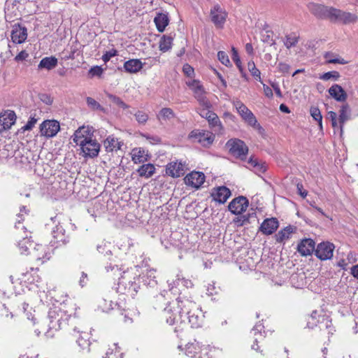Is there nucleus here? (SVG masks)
<instances>
[{"label": "nucleus", "mask_w": 358, "mask_h": 358, "mask_svg": "<svg viewBox=\"0 0 358 358\" xmlns=\"http://www.w3.org/2000/svg\"><path fill=\"white\" fill-rule=\"evenodd\" d=\"M211 21L217 28H222L227 17V13L220 5L215 4L210 9Z\"/></svg>", "instance_id": "obj_9"}, {"label": "nucleus", "mask_w": 358, "mask_h": 358, "mask_svg": "<svg viewBox=\"0 0 358 358\" xmlns=\"http://www.w3.org/2000/svg\"><path fill=\"white\" fill-rule=\"evenodd\" d=\"M199 113L202 117L206 118L212 127H221V122L218 116L210 109H200Z\"/></svg>", "instance_id": "obj_23"}, {"label": "nucleus", "mask_w": 358, "mask_h": 358, "mask_svg": "<svg viewBox=\"0 0 358 358\" xmlns=\"http://www.w3.org/2000/svg\"><path fill=\"white\" fill-rule=\"evenodd\" d=\"M278 69L279 71L282 73H288L290 69V66L287 63L280 62L278 66Z\"/></svg>", "instance_id": "obj_62"}, {"label": "nucleus", "mask_w": 358, "mask_h": 358, "mask_svg": "<svg viewBox=\"0 0 358 358\" xmlns=\"http://www.w3.org/2000/svg\"><path fill=\"white\" fill-rule=\"evenodd\" d=\"M219 61L224 65L228 66L231 64L228 55L224 51H219L217 53Z\"/></svg>", "instance_id": "obj_53"}, {"label": "nucleus", "mask_w": 358, "mask_h": 358, "mask_svg": "<svg viewBox=\"0 0 358 358\" xmlns=\"http://www.w3.org/2000/svg\"><path fill=\"white\" fill-rule=\"evenodd\" d=\"M140 266L127 268L123 271L122 275L119 278L117 291V292L130 296L134 298L140 288V277L141 273L139 271Z\"/></svg>", "instance_id": "obj_3"}, {"label": "nucleus", "mask_w": 358, "mask_h": 358, "mask_svg": "<svg viewBox=\"0 0 358 358\" xmlns=\"http://www.w3.org/2000/svg\"><path fill=\"white\" fill-rule=\"evenodd\" d=\"M76 343L82 349H87L90 346V334L88 332L82 331L79 334Z\"/></svg>", "instance_id": "obj_38"}, {"label": "nucleus", "mask_w": 358, "mask_h": 358, "mask_svg": "<svg viewBox=\"0 0 358 358\" xmlns=\"http://www.w3.org/2000/svg\"><path fill=\"white\" fill-rule=\"evenodd\" d=\"M232 103L237 113L248 124L255 128L260 127L254 114L243 103L236 99L232 101Z\"/></svg>", "instance_id": "obj_7"}, {"label": "nucleus", "mask_w": 358, "mask_h": 358, "mask_svg": "<svg viewBox=\"0 0 358 358\" xmlns=\"http://www.w3.org/2000/svg\"><path fill=\"white\" fill-rule=\"evenodd\" d=\"M350 113V110L349 108V106L348 104H345L341 106L340 111H339V117H338V121H339V124H340L339 127H340L341 132L343 131V125H344L345 122L349 120Z\"/></svg>", "instance_id": "obj_36"}, {"label": "nucleus", "mask_w": 358, "mask_h": 358, "mask_svg": "<svg viewBox=\"0 0 358 358\" xmlns=\"http://www.w3.org/2000/svg\"><path fill=\"white\" fill-rule=\"evenodd\" d=\"M110 98L113 102L119 107L122 108L124 109L129 108L128 105H127L120 98L115 96H111Z\"/></svg>", "instance_id": "obj_57"}, {"label": "nucleus", "mask_w": 358, "mask_h": 358, "mask_svg": "<svg viewBox=\"0 0 358 358\" xmlns=\"http://www.w3.org/2000/svg\"><path fill=\"white\" fill-rule=\"evenodd\" d=\"M198 102L199 103V105L202 107L201 109H210V108L212 107L210 102L208 101L206 96L203 99H201Z\"/></svg>", "instance_id": "obj_63"}, {"label": "nucleus", "mask_w": 358, "mask_h": 358, "mask_svg": "<svg viewBox=\"0 0 358 358\" xmlns=\"http://www.w3.org/2000/svg\"><path fill=\"white\" fill-rule=\"evenodd\" d=\"M207 294L209 296H213L214 294H217L218 292V289L215 286L214 283L209 284L207 286Z\"/></svg>", "instance_id": "obj_64"}, {"label": "nucleus", "mask_w": 358, "mask_h": 358, "mask_svg": "<svg viewBox=\"0 0 358 358\" xmlns=\"http://www.w3.org/2000/svg\"><path fill=\"white\" fill-rule=\"evenodd\" d=\"M52 237L51 243L53 245H66L69 243V238L64 234V229L62 226H56L55 229L52 231Z\"/></svg>", "instance_id": "obj_20"}, {"label": "nucleus", "mask_w": 358, "mask_h": 358, "mask_svg": "<svg viewBox=\"0 0 358 358\" xmlns=\"http://www.w3.org/2000/svg\"><path fill=\"white\" fill-rule=\"evenodd\" d=\"M264 326L262 323H257L252 329V333L254 334V344L252 345V349L256 351L259 350V347L258 343H261L264 339V336L262 331L264 330Z\"/></svg>", "instance_id": "obj_25"}, {"label": "nucleus", "mask_w": 358, "mask_h": 358, "mask_svg": "<svg viewBox=\"0 0 358 358\" xmlns=\"http://www.w3.org/2000/svg\"><path fill=\"white\" fill-rule=\"evenodd\" d=\"M156 27L159 32H163L166 27L169 24V17L166 14L157 13L154 19Z\"/></svg>", "instance_id": "obj_32"}, {"label": "nucleus", "mask_w": 358, "mask_h": 358, "mask_svg": "<svg viewBox=\"0 0 358 358\" xmlns=\"http://www.w3.org/2000/svg\"><path fill=\"white\" fill-rule=\"evenodd\" d=\"M124 68L127 72L134 73L143 68V64L138 59H129L124 62Z\"/></svg>", "instance_id": "obj_29"}, {"label": "nucleus", "mask_w": 358, "mask_h": 358, "mask_svg": "<svg viewBox=\"0 0 358 358\" xmlns=\"http://www.w3.org/2000/svg\"><path fill=\"white\" fill-rule=\"evenodd\" d=\"M173 38L169 36H163L159 41V50L166 52L171 48Z\"/></svg>", "instance_id": "obj_42"}, {"label": "nucleus", "mask_w": 358, "mask_h": 358, "mask_svg": "<svg viewBox=\"0 0 358 358\" xmlns=\"http://www.w3.org/2000/svg\"><path fill=\"white\" fill-rule=\"evenodd\" d=\"M231 51H232L231 58H232L233 61L235 62L236 66L238 68L239 71L242 73L243 68L241 66V62L240 57L238 56V51L235 48H232Z\"/></svg>", "instance_id": "obj_51"}, {"label": "nucleus", "mask_w": 358, "mask_h": 358, "mask_svg": "<svg viewBox=\"0 0 358 358\" xmlns=\"http://www.w3.org/2000/svg\"><path fill=\"white\" fill-rule=\"evenodd\" d=\"M357 20L358 17L356 14L337 9L334 7L330 13L329 20L333 22L349 24L355 23Z\"/></svg>", "instance_id": "obj_8"}, {"label": "nucleus", "mask_w": 358, "mask_h": 358, "mask_svg": "<svg viewBox=\"0 0 358 358\" xmlns=\"http://www.w3.org/2000/svg\"><path fill=\"white\" fill-rule=\"evenodd\" d=\"M316 244L317 246H334V243L329 241H321L320 243H317V241L306 238L302 239L297 246H315Z\"/></svg>", "instance_id": "obj_37"}, {"label": "nucleus", "mask_w": 358, "mask_h": 358, "mask_svg": "<svg viewBox=\"0 0 358 358\" xmlns=\"http://www.w3.org/2000/svg\"><path fill=\"white\" fill-rule=\"evenodd\" d=\"M189 137L194 139V141L197 142L203 146H209L214 141L213 135L209 131H192Z\"/></svg>", "instance_id": "obj_11"}, {"label": "nucleus", "mask_w": 358, "mask_h": 358, "mask_svg": "<svg viewBox=\"0 0 358 358\" xmlns=\"http://www.w3.org/2000/svg\"><path fill=\"white\" fill-rule=\"evenodd\" d=\"M117 55V50H111L110 51L106 52L103 56L102 59L103 61L106 63L108 62L111 57L115 56Z\"/></svg>", "instance_id": "obj_61"}, {"label": "nucleus", "mask_w": 358, "mask_h": 358, "mask_svg": "<svg viewBox=\"0 0 358 358\" xmlns=\"http://www.w3.org/2000/svg\"><path fill=\"white\" fill-rule=\"evenodd\" d=\"M182 71L189 78H192L194 74V69L188 64H185L183 66Z\"/></svg>", "instance_id": "obj_58"}, {"label": "nucleus", "mask_w": 358, "mask_h": 358, "mask_svg": "<svg viewBox=\"0 0 358 358\" xmlns=\"http://www.w3.org/2000/svg\"><path fill=\"white\" fill-rule=\"evenodd\" d=\"M329 95L337 101L343 102L347 99L348 95L343 88L338 85H333L329 90Z\"/></svg>", "instance_id": "obj_22"}, {"label": "nucleus", "mask_w": 358, "mask_h": 358, "mask_svg": "<svg viewBox=\"0 0 358 358\" xmlns=\"http://www.w3.org/2000/svg\"><path fill=\"white\" fill-rule=\"evenodd\" d=\"M169 283V291L171 292L173 294H177L180 292V289L178 287L182 285L185 288L192 287L193 283L192 282L185 278H180V275H177V278L176 280H173L172 282Z\"/></svg>", "instance_id": "obj_17"}, {"label": "nucleus", "mask_w": 358, "mask_h": 358, "mask_svg": "<svg viewBox=\"0 0 358 358\" xmlns=\"http://www.w3.org/2000/svg\"><path fill=\"white\" fill-rule=\"evenodd\" d=\"M57 64V59L55 57H46L43 58L38 67V69H45L47 70H51L54 69Z\"/></svg>", "instance_id": "obj_34"}, {"label": "nucleus", "mask_w": 358, "mask_h": 358, "mask_svg": "<svg viewBox=\"0 0 358 358\" xmlns=\"http://www.w3.org/2000/svg\"><path fill=\"white\" fill-rule=\"evenodd\" d=\"M73 142L80 146L84 157L90 156V129L89 127H82L77 129L73 135Z\"/></svg>", "instance_id": "obj_5"}, {"label": "nucleus", "mask_w": 358, "mask_h": 358, "mask_svg": "<svg viewBox=\"0 0 358 358\" xmlns=\"http://www.w3.org/2000/svg\"><path fill=\"white\" fill-rule=\"evenodd\" d=\"M266 166L264 163H260L258 162L257 164H256L255 168L252 170L255 173L259 175L261 173H263L266 171Z\"/></svg>", "instance_id": "obj_59"}, {"label": "nucleus", "mask_w": 358, "mask_h": 358, "mask_svg": "<svg viewBox=\"0 0 358 358\" xmlns=\"http://www.w3.org/2000/svg\"><path fill=\"white\" fill-rule=\"evenodd\" d=\"M72 311L66 309L65 304H59L50 308L48 311V328L42 329V331L48 338H52L55 332L68 324L69 320L72 315Z\"/></svg>", "instance_id": "obj_2"}, {"label": "nucleus", "mask_w": 358, "mask_h": 358, "mask_svg": "<svg viewBox=\"0 0 358 358\" xmlns=\"http://www.w3.org/2000/svg\"><path fill=\"white\" fill-rule=\"evenodd\" d=\"M324 57L327 59V62L329 64H346L348 61L340 57L336 56L331 52H327L324 54Z\"/></svg>", "instance_id": "obj_40"}, {"label": "nucleus", "mask_w": 358, "mask_h": 358, "mask_svg": "<svg viewBox=\"0 0 358 358\" xmlns=\"http://www.w3.org/2000/svg\"><path fill=\"white\" fill-rule=\"evenodd\" d=\"M159 115L164 119H171L174 117V113L169 108H164L160 110Z\"/></svg>", "instance_id": "obj_52"}, {"label": "nucleus", "mask_w": 358, "mask_h": 358, "mask_svg": "<svg viewBox=\"0 0 358 358\" xmlns=\"http://www.w3.org/2000/svg\"><path fill=\"white\" fill-rule=\"evenodd\" d=\"M248 201L245 196H238L229 204V210L234 215H240L247 210Z\"/></svg>", "instance_id": "obj_12"}, {"label": "nucleus", "mask_w": 358, "mask_h": 358, "mask_svg": "<svg viewBox=\"0 0 358 358\" xmlns=\"http://www.w3.org/2000/svg\"><path fill=\"white\" fill-rule=\"evenodd\" d=\"M27 37V29L20 24H15L11 31V39L13 43H22Z\"/></svg>", "instance_id": "obj_18"}, {"label": "nucleus", "mask_w": 358, "mask_h": 358, "mask_svg": "<svg viewBox=\"0 0 358 358\" xmlns=\"http://www.w3.org/2000/svg\"><path fill=\"white\" fill-rule=\"evenodd\" d=\"M226 147L229 149V153L234 157L244 160L248 152V148L245 143L237 138L229 139L227 143Z\"/></svg>", "instance_id": "obj_6"}, {"label": "nucleus", "mask_w": 358, "mask_h": 358, "mask_svg": "<svg viewBox=\"0 0 358 358\" xmlns=\"http://www.w3.org/2000/svg\"><path fill=\"white\" fill-rule=\"evenodd\" d=\"M278 227V221L276 218L266 219L261 224V231L265 234H273Z\"/></svg>", "instance_id": "obj_26"}, {"label": "nucleus", "mask_w": 358, "mask_h": 358, "mask_svg": "<svg viewBox=\"0 0 358 358\" xmlns=\"http://www.w3.org/2000/svg\"><path fill=\"white\" fill-rule=\"evenodd\" d=\"M113 346L115 347V352L113 353V350L109 348L108 350L106 353V356L104 358H122V354L120 353V351L117 349V344L114 343Z\"/></svg>", "instance_id": "obj_48"}, {"label": "nucleus", "mask_w": 358, "mask_h": 358, "mask_svg": "<svg viewBox=\"0 0 358 358\" xmlns=\"http://www.w3.org/2000/svg\"><path fill=\"white\" fill-rule=\"evenodd\" d=\"M212 195L215 201L220 203H224L231 196V192L227 187L221 186L215 189Z\"/></svg>", "instance_id": "obj_24"}, {"label": "nucleus", "mask_w": 358, "mask_h": 358, "mask_svg": "<svg viewBox=\"0 0 358 358\" xmlns=\"http://www.w3.org/2000/svg\"><path fill=\"white\" fill-rule=\"evenodd\" d=\"M100 148V144L92 139V134L91 133V158L99 155Z\"/></svg>", "instance_id": "obj_49"}, {"label": "nucleus", "mask_w": 358, "mask_h": 358, "mask_svg": "<svg viewBox=\"0 0 358 358\" xmlns=\"http://www.w3.org/2000/svg\"><path fill=\"white\" fill-rule=\"evenodd\" d=\"M59 129V123L55 120H45L40 125L41 134L46 138L54 137L57 135Z\"/></svg>", "instance_id": "obj_10"}, {"label": "nucleus", "mask_w": 358, "mask_h": 358, "mask_svg": "<svg viewBox=\"0 0 358 358\" xmlns=\"http://www.w3.org/2000/svg\"><path fill=\"white\" fill-rule=\"evenodd\" d=\"M103 73V69L99 66H94L91 67V77L97 76L101 78Z\"/></svg>", "instance_id": "obj_54"}, {"label": "nucleus", "mask_w": 358, "mask_h": 358, "mask_svg": "<svg viewBox=\"0 0 358 358\" xmlns=\"http://www.w3.org/2000/svg\"><path fill=\"white\" fill-rule=\"evenodd\" d=\"M310 115L313 118L318 122L320 129H322V116L320 110L317 107H311L310 109Z\"/></svg>", "instance_id": "obj_44"}, {"label": "nucleus", "mask_w": 358, "mask_h": 358, "mask_svg": "<svg viewBox=\"0 0 358 358\" xmlns=\"http://www.w3.org/2000/svg\"><path fill=\"white\" fill-rule=\"evenodd\" d=\"M37 120L34 117H30L27 124L22 127L23 130L29 131L31 130L36 123Z\"/></svg>", "instance_id": "obj_60"}, {"label": "nucleus", "mask_w": 358, "mask_h": 358, "mask_svg": "<svg viewBox=\"0 0 358 358\" xmlns=\"http://www.w3.org/2000/svg\"><path fill=\"white\" fill-rule=\"evenodd\" d=\"M340 73L336 71H331L327 73H323L320 76V78L322 80H338L340 78Z\"/></svg>", "instance_id": "obj_46"}, {"label": "nucleus", "mask_w": 358, "mask_h": 358, "mask_svg": "<svg viewBox=\"0 0 358 358\" xmlns=\"http://www.w3.org/2000/svg\"><path fill=\"white\" fill-rule=\"evenodd\" d=\"M102 249L101 252H105V257L110 262L108 263L105 266L106 273L111 277H117L122 275V268L116 263V259H120L122 255L121 248H113V250H107L106 248H99Z\"/></svg>", "instance_id": "obj_4"}, {"label": "nucleus", "mask_w": 358, "mask_h": 358, "mask_svg": "<svg viewBox=\"0 0 358 358\" xmlns=\"http://www.w3.org/2000/svg\"><path fill=\"white\" fill-rule=\"evenodd\" d=\"M197 308L198 306L194 301L185 296H180L164 308L162 316L170 325L178 322L183 325L186 324V317L193 311H196Z\"/></svg>", "instance_id": "obj_1"}, {"label": "nucleus", "mask_w": 358, "mask_h": 358, "mask_svg": "<svg viewBox=\"0 0 358 358\" xmlns=\"http://www.w3.org/2000/svg\"><path fill=\"white\" fill-rule=\"evenodd\" d=\"M248 70L250 72L251 75L255 78L257 80H259L260 82L261 80V72L256 67L254 62L250 61L248 64Z\"/></svg>", "instance_id": "obj_47"}, {"label": "nucleus", "mask_w": 358, "mask_h": 358, "mask_svg": "<svg viewBox=\"0 0 358 358\" xmlns=\"http://www.w3.org/2000/svg\"><path fill=\"white\" fill-rule=\"evenodd\" d=\"M190 324L191 327L198 328L201 326L203 322V317L201 316V310L196 308V311H193L189 316L186 317V322Z\"/></svg>", "instance_id": "obj_27"}, {"label": "nucleus", "mask_w": 358, "mask_h": 358, "mask_svg": "<svg viewBox=\"0 0 358 358\" xmlns=\"http://www.w3.org/2000/svg\"><path fill=\"white\" fill-rule=\"evenodd\" d=\"M137 172L141 177L149 178L155 173V167L152 164H143L138 169Z\"/></svg>", "instance_id": "obj_35"}, {"label": "nucleus", "mask_w": 358, "mask_h": 358, "mask_svg": "<svg viewBox=\"0 0 358 358\" xmlns=\"http://www.w3.org/2000/svg\"><path fill=\"white\" fill-rule=\"evenodd\" d=\"M131 114H133L135 116L136 120L139 124H144L148 120V115L142 110H134L129 112Z\"/></svg>", "instance_id": "obj_43"}, {"label": "nucleus", "mask_w": 358, "mask_h": 358, "mask_svg": "<svg viewBox=\"0 0 358 358\" xmlns=\"http://www.w3.org/2000/svg\"><path fill=\"white\" fill-rule=\"evenodd\" d=\"M299 36L295 33L288 34L285 36L283 41L284 45L287 49H290L291 48L296 46L299 42Z\"/></svg>", "instance_id": "obj_41"}, {"label": "nucleus", "mask_w": 358, "mask_h": 358, "mask_svg": "<svg viewBox=\"0 0 358 358\" xmlns=\"http://www.w3.org/2000/svg\"><path fill=\"white\" fill-rule=\"evenodd\" d=\"M187 85L193 91L194 94L203 90L204 88L198 80L192 79L186 82Z\"/></svg>", "instance_id": "obj_45"}, {"label": "nucleus", "mask_w": 358, "mask_h": 358, "mask_svg": "<svg viewBox=\"0 0 358 358\" xmlns=\"http://www.w3.org/2000/svg\"><path fill=\"white\" fill-rule=\"evenodd\" d=\"M123 145V141L115 138L114 136H108L103 141L104 148L108 152L120 150Z\"/></svg>", "instance_id": "obj_19"}, {"label": "nucleus", "mask_w": 358, "mask_h": 358, "mask_svg": "<svg viewBox=\"0 0 358 358\" xmlns=\"http://www.w3.org/2000/svg\"><path fill=\"white\" fill-rule=\"evenodd\" d=\"M96 303H98V308L103 312H108L113 308L114 303L111 300H108L106 298L97 299Z\"/></svg>", "instance_id": "obj_39"}, {"label": "nucleus", "mask_w": 358, "mask_h": 358, "mask_svg": "<svg viewBox=\"0 0 358 358\" xmlns=\"http://www.w3.org/2000/svg\"><path fill=\"white\" fill-rule=\"evenodd\" d=\"M296 228L292 226L285 227L283 229L278 231L275 235L276 241L278 243H282L285 241L289 239L292 234L295 231Z\"/></svg>", "instance_id": "obj_30"}, {"label": "nucleus", "mask_w": 358, "mask_h": 358, "mask_svg": "<svg viewBox=\"0 0 358 358\" xmlns=\"http://www.w3.org/2000/svg\"><path fill=\"white\" fill-rule=\"evenodd\" d=\"M332 8L315 3L308 4L309 11L317 17L322 19L329 20Z\"/></svg>", "instance_id": "obj_13"}, {"label": "nucleus", "mask_w": 358, "mask_h": 358, "mask_svg": "<svg viewBox=\"0 0 358 358\" xmlns=\"http://www.w3.org/2000/svg\"><path fill=\"white\" fill-rule=\"evenodd\" d=\"M131 159L134 164L143 163L148 160V154L142 148H135L131 150Z\"/></svg>", "instance_id": "obj_28"}, {"label": "nucleus", "mask_w": 358, "mask_h": 358, "mask_svg": "<svg viewBox=\"0 0 358 358\" xmlns=\"http://www.w3.org/2000/svg\"><path fill=\"white\" fill-rule=\"evenodd\" d=\"M166 171L173 178L180 177L185 174V164L181 162H171L167 165Z\"/></svg>", "instance_id": "obj_15"}, {"label": "nucleus", "mask_w": 358, "mask_h": 358, "mask_svg": "<svg viewBox=\"0 0 358 358\" xmlns=\"http://www.w3.org/2000/svg\"><path fill=\"white\" fill-rule=\"evenodd\" d=\"M315 255L320 260L330 259L333 257L332 248H315Z\"/></svg>", "instance_id": "obj_33"}, {"label": "nucleus", "mask_w": 358, "mask_h": 358, "mask_svg": "<svg viewBox=\"0 0 358 358\" xmlns=\"http://www.w3.org/2000/svg\"><path fill=\"white\" fill-rule=\"evenodd\" d=\"M210 348H211L210 345L201 347L199 343L194 340V342L188 343L185 345V352L187 356L194 357L195 355L199 353V352H201L200 356H203L204 352L210 350Z\"/></svg>", "instance_id": "obj_16"}, {"label": "nucleus", "mask_w": 358, "mask_h": 358, "mask_svg": "<svg viewBox=\"0 0 358 358\" xmlns=\"http://www.w3.org/2000/svg\"><path fill=\"white\" fill-rule=\"evenodd\" d=\"M142 136L148 140L151 144H157L160 143L161 139L157 136L149 135V134H142Z\"/></svg>", "instance_id": "obj_55"}, {"label": "nucleus", "mask_w": 358, "mask_h": 358, "mask_svg": "<svg viewBox=\"0 0 358 358\" xmlns=\"http://www.w3.org/2000/svg\"><path fill=\"white\" fill-rule=\"evenodd\" d=\"M297 250L301 255L307 256L313 253L315 254V248H297Z\"/></svg>", "instance_id": "obj_56"}, {"label": "nucleus", "mask_w": 358, "mask_h": 358, "mask_svg": "<svg viewBox=\"0 0 358 358\" xmlns=\"http://www.w3.org/2000/svg\"><path fill=\"white\" fill-rule=\"evenodd\" d=\"M8 117L10 118V122H5L6 118L4 116H0V123L2 126V129H6L8 128L12 124L14 123L15 121V114L14 113H9Z\"/></svg>", "instance_id": "obj_50"}, {"label": "nucleus", "mask_w": 358, "mask_h": 358, "mask_svg": "<svg viewBox=\"0 0 358 358\" xmlns=\"http://www.w3.org/2000/svg\"><path fill=\"white\" fill-rule=\"evenodd\" d=\"M185 182L192 187L199 188L205 181V176L202 172L192 171L185 178Z\"/></svg>", "instance_id": "obj_14"}, {"label": "nucleus", "mask_w": 358, "mask_h": 358, "mask_svg": "<svg viewBox=\"0 0 358 358\" xmlns=\"http://www.w3.org/2000/svg\"><path fill=\"white\" fill-rule=\"evenodd\" d=\"M146 273H143L141 278L145 285L154 287L157 284L156 280V270L155 269H145Z\"/></svg>", "instance_id": "obj_31"}, {"label": "nucleus", "mask_w": 358, "mask_h": 358, "mask_svg": "<svg viewBox=\"0 0 358 358\" xmlns=\"http://www.w3.org/2000/svg\"><path fill=\"white\" fill-rule=\"evenodd\" d=\"M29 253L37 261H41L44 263L51 257L52 252L49 248H32V251Z\"/></svg>", "instance_id": "obj_21"}]
</instances>
